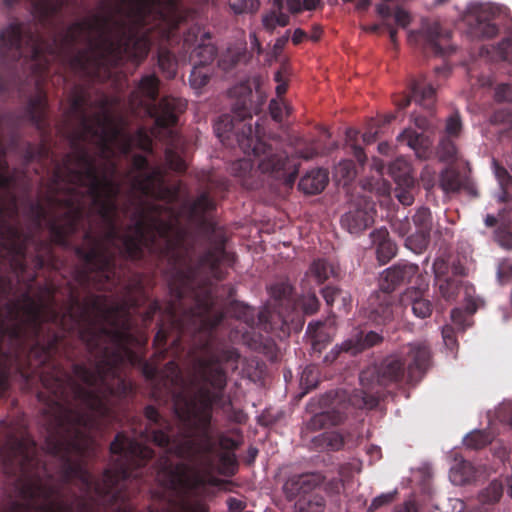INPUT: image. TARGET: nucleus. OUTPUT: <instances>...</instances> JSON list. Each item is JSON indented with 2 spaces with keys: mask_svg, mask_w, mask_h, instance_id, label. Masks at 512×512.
I'll return each mask as SVG.
<instances>
[{
  "mask_svg": "<svg viewBox=\"0 0 512 512\" xmlns=\"http://www.w3.org/2000/svg\"><path fill=\"white\" fill-rule=\"evenodd\" d=\"M395 494V492L382 493L381 495L375 497L368 507L367 512H374L383 506L389 505L394 501Z\"/></svg>",
  "mask_w": 512,
  "mask_h": 512,
  "instance_id": "52",
  "label": "nucleus"
},
{
  "mask_svg": "<svg viewBox=\"0 0 512 512\" xmlns=\"http://www.w3.org/2000/svg\"><path fill=\"white\" fill-rule=\"evenodd\" d=\"M370 238L375 247L376 256L381 264L388 263L397 253L396 244L390 239L386 228H379L371 232Z\"/></svg>",
  "mask_w": 512,
  "mask_h": 512,
  "instance_id": "19",
  "label": "nucleus"
},
{
  "mask_svg": "<svg viewBox=\"0 0 512 512\" xmlns=\"http://www.w3.org/2000/svg\"><path fill=\"white\" fill-rule=\"evenodd\" d=\"M467 467H468V464L462 463V464L452 468L451 472H450L451 481L457 485L464 484L468 480L469 476L462 473L461 470H464Z\"/></svg>",
  "mask_w": 512,
  "mask_h": 512,
  "instance_id": "56",
  "label": "nucleus"
},
{
  "mask_svg": "<svg viewBox=\"0 0 512 512\" xmlns=\"http://www.w3.org/2000/svg\"><path fill=\"white\" fill-rule=\"evenodd\" d=\"M226 504L228 507V512H243L247 506L245 501L235 497H229L226 500Z\"/></svg>",
  "mask_w": 512,
  "mask_h": 512,
  "instance_id": "64",
  "label": "nucleus"
},
{
  "mask_svg": "<svg viewBox=\"0 0 512 512\" xmlns=\"http://www.w3.org/2000/svg\"><path fill=\"white\" fill-rule=\"evenodd\" d=\"M393 17H394L395 23L401 28H406L410 24V21H411L410 14L400 7L396 8V10L394 11Z\"/></svg>",
  "mask_w": 512,
  "mask_h": 512,
  "instance_id": "58",
  "label": "nucleus"
},
{
  "mask_svg": "<svg viewBox=\"0 0 512 512\" xmlns=\"http://www.w3.org/2000/svg\"><path fill=\"white\" fill-rule=\"evenodd\" d=\"M220 461V473L226 476H233L237 469L238 463L235 454L224 452L219 457Z\"/></svg>",
  "mask_w": 512,
  "mask_h": 512,
  "instance_id": "41",
  "label": "nucleus"
},
{
  "mask_svg": "<svg viewBox=\"0 0 512 512\" xmlns=\"http://www.w3.org/2000/svg\"><path fill=\"white\" fill-rule=\"evenodd\" d=\"M346 435L340 431H326L316 436L313 440L317 448L329 451H339L346 443Z\"/></svg>",
  "mask_w": 512,
  "mask_h": 512,
  "instance_id": "25",
  "label": "nucleus"
},
{
  "mask_svg": "<svg viewBox=\"0 0 512 512\" xmlns=\"http://www.w3.org/2000/svg\"><path fill=\"white\" fill-rule=\"evenodd\" d=\"M211 69L209 67L193 64V69L189 76V82L192 88L201 89L209 82Z\"/></svg>",
  "mask_w": 512,
  "mask_h": 512,
  "instance_id": "37",
  "label": "nucleus"
},
{
  "mask_svg": "<svg viewBox=\"0 0 512 512\" xmlns=\"http://www.w3.org/2000/svg\"><path fill=\"white\" fill-rule=\"evenodd\" d=\"M418 274V265L399 262L383 271L379 280V287L381 290L391 294L398 287L410 283Z\"/></svg>",
  "mask_w": 512,
  "mask_h": 512,
  "instance_id": "11",
  "label": "nucleus"
},
{
  "mask_svg": "<svg viewBox=\"0 0 512 512\" xmlns=\"http://www.w3.org/2000/svg\"><path fill=\"white\" fill-rule=\"evenodd\" d=\"M274 7L276 8V23H278V26L285 27L289 24V16L282 12L283 8V1L282 0H274L273 3Z\"/></svg>",
  "mask_w": 512,
  "mask_h": 512,
  "instance_id": "60",
  "label": "nucleus"
},
{
  "mask_svg": "<svg viewBox=\"0 0 512 512\" xmlns=\"http://www.w3.org/2000/svg\"><path fill=\"white\" fill-rule=\"evenodd\" d=\"M269 112L273 120L282 122L284 115L291 113V108L287 103L281 100L272 99L269 103Z\"/></svg>",
  "mask_w": 512,
  "mask_h": 512,
  "instance_id": "44",
  "label": "nucleus"
},
{
  "mask_svg": "<svg viewBox=\"0 0 512 512\" xmlns=\"http://www.w3.org/2000/svg\"><path fill=\"white\" fill-rule=\"evenodd\" d=\"M462 130V122L458 112H454L451 114L447 120L445 125V137H458Z\"/></svg>",
  "mask_w": 512,
  "mask_h": 512,
  "instance_id": "45",
  "label": "nucleus"
},
{
  "mask_svg": "<svg viewBox=\"0 0 512 512\" xmlns=\"http://www.w3.org/2000/svg\"><path fill=\"white\" fill-rule=\"evenodd\" d=\"M253 163L250 159H241L236 161L232 166L233 174L242 179V185L247 189H254L257 184L251 180Z\"/></svg>",
  "mask_w": 512,
  "mask_h": 512,
  "instance_id": "32",
  "label": "nucleus"
},
{
  "mask_svg": "<svg viewBox=\"0 0 512 512\" xmlns=\"http://www.w3.org/2000/svg\"><path fill=\"white\" fill-rule=\"evenodd\" d=\"M321 411L316 412L306 423L309 431H318L330 426H337L344 422L350 406L346 393L343 391H330L318 400Z\"/></svg>",
  "mask_w": 512,
  "mask_h": 512,
  "instance_id": "8",
  "label": "nucleus"
},
{
  "mask_svg": "<svg viewBox=\"0 0 512 512\" xmlns=\"http://www.w3.org/2000/svg\"><path fill=\"white\" fill-rule=\"evenodd\" d=\"M437 285L441 296L447 301L455 300L461 288H465L466 295H469L467 283L459 278L445 277Z\"/></svg>",
  "mask_w": 512,
  "mask_h": 512,
  "instance_id": "28",
  "label": "nucleus"
},
{
  "mask_svg": "<svg viewBox=\"0 0 512 512\" xmlns=\"http://www.w3.org/2000/svg\"><path fill=\"white\" fill-rule=\"evenodd\" d=\"M411 171L410 163L404 158H397L388 167V172L396 184L405 185L406 187L414 186Z\"/></svg>",
  "mask_w": 512,
  "mask_h": 512,
  "instance_id": "26",
  "label": "nucleus"
},
{
  "mask_svg": "<svg viewBox=\"0 0 512 512\" xmlns=\"http://www.w3.org/2000/svg\"><path fill=\"white\" fill-rule=\"evenodd\" d=\"M437 154L441 161L452 163L457 160V147L450 137L443 136L437 148Z\"/></svg>",
  "mask_w": 512,
  "mask_h": 512,
  "instance_id": "35",
  "label": "nucleus"
},
{
  "mask_svg": "<svg viewBox=\"0 0 512 512\" xmlns=\"http://www.w3.org/2000/svg\"><path fill=\"white\" fill-rule=\"evenodd\" d=\"M132 170L127 173L131 178L133 191L139 192L145 197H157L158 189L165 183V171L160 166L150 167L144 173L132 175Z\"/></svg>",
  "mask_w": 512,
  "mask_h": 512,
  "instance_id": "12",
  "label": "nucleus"
},
{
  "mask_svg": "<svg viewBox=\"0 0 512 512\" xmlns=\"http://www.w3.org/2000/svg\"><path fill=\"white\" fill-rule=\"evenodd\" d=\"M185 142L181 135L173 130H168V143L165 149L167 166L178 173L186 171L187 165L181 153L184 151Z\"/></svg>",
  "mask_w": 512,
  "mask_h": 512,
  "instance_id": "18",
  "label": "nucleus"
},
{
  "mask_svg": "<svg viewBox=\"0 0 512 512\" xmlns=\"http://www.w3.org/2000/svg\"><path fill=\"white\" fill-rule=\"evenodd\" d=\"M442 338L445 346L451 351L454 352L458 348V341L456 338L455 328L451 325H445L442 328Z\"/></svg>",
  "mask_w": 512,
  "mask_h": 512,
  "instance_id": "49",
  "label": "nucleus"
},
{
  "mask_svg": "<svg viewBox=\"0 0 512 512\" xmlns=\"http://www.w3.org/2000/svg\"><path fill=\"white\" fill-rule=\"evenodd\" d=\"M246 51L243 48L229 47L218 59V66L225 72L234 69L244 58Z\"/></svg>",
  "mask_w": 512,
  "mask_h": 512,
  "instance_id": "30",
  "label": "nucleus"
},
{
  "mask_svg": "<svg viewBox=\"0 0 512 512\" xmlns=\"http://www.w3.org/2000/svg\"><path fill=\"white\" fill-rule=\"evenodd\" d=\"M219 445L222 449L227 451H234L239 447V442L224 433L218 435Z\"/></svg>",
  "mask_w": 512,
  "mask_h": 512,
  "instance_id": "61",
  "label": "nucleus"
},
{
  "mask_svg": "<svg viewBox=\"0 0 512 512\" xmlns=\"http://www.w3.org/2000/svg\"><path fill=\"white\" fill-rule=\"evenodd\" d=\"M494 51L495 57L507 61L512 64V41L505 39L501 41L497 46H491Z\"/></svg>",
  "mask_w": 512,
  "mask_h": 512,
  "instance_id": "47",
  "label": "nucleus"
},
{
  "mask_svg": "<svg viewBox=\"0 0 512 512\" xmlns=\"http://www.w3.org/2000/svg\"><path fill=\"white\" fill-rule=\"evenodd\" d=\"M495 99L499 102H512V84H499L495 89Z\"/></svg>",
  "mask_w": 512,
  "mask_h": 512,
  "instance_id": "55",
  "label": "nucleus"
},
{
  "mask_svg": "<svg viewBox=\"0 0 512 512\" xmlns=\"http://www.w3.org/2000/svg\"><path fill=\"white\" fill-rule=\"evenodd\" d=\"M204 294L196 300V309L190 310L182 319L175 316L170 307L168 337L162 347L155 348V356L165 358L168 354L179 357L186 349H201L204 355L198 359L199 383L191 392L175 360L166 363L161 381L155 387V394L171 398L173 412L179 422L174 433L169 420L164 418L152 405L144 408L147 424L140 435L143 439L164 448L165 453L147 468L154 457V450L118 432L110 444V453L115 457L113 464L104 470L101 478L95 479L87 469L85 457L92 443L90 433L99 431L116 420V404L133 394L109 395L105 400L108 411L100 415L80 400L55 402L52 410L42 417L45 429L44 447L47 454L59 461V474L63 484L79 483L82 496H76L77 510L72 502L66 501L58 486L51 483L53 478L36 448V480L57 489L51 500H62L73 507V512H95L96 508L113 509V512H136L131 498L134 490L147 482L145 473L150 470L154 480L173 496H184L204 486L206 480L202 471L213 467L212 455L216 450L213 436V410H221L231 422L242 424L245 413L233 407L230 395L226 393L227 369L238 368L240 354L234 347L217 342L215 330L224 319L225 313L215 309V297Z\"/></svg>",
  "mask_w": 512,
  "mask_h": 512,
  "instance_id": "2",
  "label": "nucleus"
},
{
  "mask_svg": "<svg viewBox=\"0 0 512 512\" xmlns=\"http://www.w3.org/2000/svg\"><path fill=\"white\" fill-rule=\"evenodd\" d=\"M382 341V337L374 332L370 331L368 333H364L363 331H356L349 338L344 340L340 346L335 347L332 350V359L335 360L340 352H345L350 355H357L363 350L370 348Z\"/></svg>",
  "mask_w": 512,
  "mask_h": 512,
  "instance_id": "16",
  "label": "nucleus"
},
{
  "mask_svg": "<svg viewBox=\"0 0 512 512\" xmlns=\"http://www.w3.org/2000/svg\"><path fill=\"white\" fill-rule=\"evenodd\" d=\"M269 294L273 300L272 310L257 313L254 308L234 301L230 304L228 312L249 327L259 324L265 330L273 329L277 325L276 318L281 328L293 322L296 315L293 287L288 282H277L269 287Z\"/></svg>",
  "mask_w": 512,
  "mask_h": 512,
  "instance_id": "6",
  "label": "nucleus"
},
{
  "mask_svg": "<svg viewBox=\"0 0 512 512\" xmlns=\"http://www.w3.org/2000/svg\"><path fill=\"white\" fill-rule=\"evenodd\" d=\"M137 138L139 140V147L145 152L152 153V139L144 129L137 131Z\"/></svg>",
  "mask_w": 512,
  "mask_h": 512,
  "instance_id": "59",
  "label": "nucleus"
},
{
  "mask_svg": "<svg viewBox=\"0 0 512 512\" xmlns=\"http://www.w3.org/2000/svg\"><path fill=\"white\" fill-rule=\"evenodd\" d=\"M440 186L445 192L468 189L469 180L454 168L445 169L440 175Z\"/></svg>",
  "mask_w": 512,
  "mask_h": 512,
  "instance_id": "24",
  "label": "nucleus"
},
{
  "mask_svg": "<svg viewBox=\"0 0 512 512\" xmlns=\"http://www.w3.org/2000/svg\"><path fill=\"white\" fill-rule=\"evenodd\" d=\"M410 300V305L413 314L420 318L425 319L430 317L433 311V304L427 298H424L420 290H413L405 294L403 301Z\"/></svg>",
  "mask_w": 512,
  "mask_h": 512,
  "instance_id": "27",
  "label": "nucleus"
},
{
  "mask_svg": "<svg viewBox=\"0 0 512 512\" xmlns=\"http://www.w3.org/2000/svg\"><path fill=\"white\" fill-rule=\"evenodd\" d=\"M397 140L412 148L419 158L426 157L430 144L428 138L422 133H418L412 129H406L398 136Z\"/></svg>",
  "mask_w": 512,
  "mask_h": 512,
  "instance_id": "23",
  "label": "nucleus"
},
{
  "mask_svg": "<svg viewBox=\"0 0 512 512\" xmlns=\"http://www.w3.org/2000/svg\"><path fill=\"white\" fill-rule=\"evenodd\" d=\"M356 470V467L353 463H344L339 466L338 474L340 476V480H337L332 483L333 490L337 493L340 492V489L343 488L344 482L349 481Z\"/></svg>",
  "mask_w": 512,
  "mask_h": 512,
  "instance_id": "43",
  "label": "nucleus"
},
{
  "mask_svg": "<svg viewBox=\"0 0 512 512\" xmlns=\"http://www.w3.org/2000/svg\"><path fill=\"white\" fill-rule=\"evenodd\" d=\"M240 89V97L232 104V117L224 115L215 124L217 136L222 141L234 137L245 155L258 160L261 173L292 187L298 175V164L285 151L265 141L260 135L259 125L253 129L251 123H244L252 119V91L247 87Z\"/></svg>",
  "mask_w": 512,
  "mask_h": 512,
  "instance_id": "4",
  "label": "nucleus"
},
{
  "mask_svg": "<svg viewBox=\"0 0 512 512\" xmlns=\"http://www.w3.org/2000/svg\"><path fill=\"white\" fill-rule=\"evenodd\" d=\"M409 89V94L395 98L394 102L399 109H405L411 101L427 110L433 109L436 101V90L424 77L412 80Z\"/></svg>",
  "mask_w": 512,
  "mask_h": 512,
  "instance_id": "10",
  "label": "nucleus"
},
{
  "mask_svg": "<svg viewBox=\"0 0 512 512\" xmlns=\"http://www.w3.org/2000/svg\"><path fill=\"white\" fill-rule=\"evenodd\" d=\"M375 203L364 196L353 199L347 211L341 216V227L350 234L360 235L374 223Z\"/></svg>",
  "mask_w": 512,
  "mask_h": 512,
  "instance_id": "9",
  "label": "nucleus"
},
{
  "mask_svg": "<svg viewBox=\"0 0 512 512\" xmlns=\"http://www.w3.org/2000/svg\"><path fill=\"white\" fill-rule=\"evenodd\" d=\"M504 485L502 481L494 479L489 485L479 492L478 499L483 505H494L500 501L503 496Z\"/></svg>",
  "mask_w": 512,
  "mask_h": 512,
  "instance_id": "31",
  "label": "nucleus"
},
{
  "mask_svg": "<svg viewBox=\"0 0 512 512\" xmlns=\"http://www.w3.org/2000/svg\"><path fill=\"white\" fill-rule=\"evenodd\" d=\"M494 12L488 5H478L473 8L472 13L467 16L469 33L477 38H492L497 35L498 27L492 22Z\"/></svg>",
  "mask_w": 512,
  "mask_h": 512,
  "instance_id": "13",
  "label": "nucleus"
},
{
  "mask_svg": "<svg viewBox=\"0 0 512 512\" xmlns=\"http://www.w3.org/2000/svg\"><path fill=\"white\" fill-rule=\"evenodd\" d=\"M328 183V172L322 168L308 171L299 181L298 188L307 195H315L324 190Z\"/></svg>",
  "mask_w": 512,
  "mask_h": 512,
  "instance_id": "20",
  "label": "nucleus"
},
{
  "mask_svg": "<svg viewBox=\"0 0 512 512\" xmlns=\"http://www.w3.org/2000/svg\"><path fill=\"white\" fill-rule=\"evenodd\" d=\"M336 171L343 179L351 180L356 173L354 162L352 160H343L338 164Z\"/></svg>",
  "mask_w": 512,
  "mask_h": 512,
  "instance_id": "54",
  "label": "nucleus"
},
{
  "mask_svg": "<svg viewBox=\"0 0 512 512\" xmlns=\"http://www.w3.org/2000/svg\"><path fill=\"white\" fill-rule=\"evenodd\" d=\"M211 39L210 32L201 34V42L193 49L190 54V62L192 64L208 67L217 55V48L211 43L205 41Z\"/></svg>",
  "mask_w": 512,
  "mask_h": 512,
  "instance_id": "22",
  "label": "nucleus"
},
{
  "mask_svg": "<svg viewBox=\"0 0 512 512\" xmlns=\"http://www.w3.org/2000/svg\"><path fill=\"white\" fill-rule=\"evenodd\" d=\"M395 300L392 294L381 289L370 295L367 316L377 325H385L393 319Z\"/></svg>",
  "mask_w": 512,
  "mask_h": 512,
  "instance_id": "15",
  "label": "nucleus"
},
{
  "mask_svg": "<svg viewBox=\"0 0 512 512\" xmlns=\"http://www.w3.org/2000/svg\"><path fill=\"white\" fill-rule=\"evenodd\" d=\"M431 352L424 343H410L387 356L375 370L380 385H416L430 366Z\"/></svg>",
  "mask_w": 512,
  "mask_h": 512,
  "instance_id": "5",
  "label": "nucleus"
},
{
  "mask_svg": "<svg viewBox=\"0 0 512 512\" xmlns=\"http://www.w3.org/2000/svg\"><path fill=\"white\" fill-rule=\"evenodd\" d=\"M424 41V49L436 56H446L454 52V48L450 45H442V29L438 23L425 25L421 31L415 33ZM414 37V32H410L409 39Z\"/></svg>",
  "mask_w": 512,
  "mask_h": 512,
  "instance_id": "17",
  "label": "nucleus"
},
{
  "mask_svg": "<svg viewBox=\"0 0 512 512\" xmlns=\"http://www.w3.org/2000/svg\"><path fill=\"white\" fill-rule=\"evenodd\" d=\"M84 169H58L47 197L54 206L65 207L61 215H49L40 202H29L34 228L49 232L55 265H35L30 250L23 277L12 266L14 276H0V396L9 389L13 371L27 382L39 380L43 390L37 398L43 404L42 417L55 402L80 400L92 411L105 415L109 395L125 396L131 385L123 379L124 363L138 361L133 346L142 344L133 333L132 312L148 300L138 281L135 295L127 286L121 303L108 304L105 295L84 290L112 291L121 282L117 254L140 261L145 250L166 260L164 271L170 300L163 308L158 300L149 303L143 322L149 324L161 314L153 344L165 345L170 327V307L182 319L196 309L205 292L214 297L213 280L221 281L222 263L231 265L234 255L221 237L195 264L181 236L172 237V225L161 219L162 206L130 197L123 212L132 223L127 233L118 224L122 185L116 180L117 163L109 160L102 173L95 157L76 148L70 157Z\"/></svg>",
  "mask_w": 512,
  "mask_h": 512,
  "instance_id": "1",
  "label": "nucleus"
},
{
  "mask_svg": "<svg viewBox=\"0 0 512 512\" xmlns=\"http://www.w3.org/2000/svg\"><path fill=\"white\" fill-rule=\"evenodd\" d=\"M413 222L417 231L431 233L433 219L430 209L427 207H420L413 216Z\"/></svg>",
  "mask_w": 512,
  "mask_h": 512,
  "instance_id": "38",
  "label": "nucleus"
},
{
  "mask_svg": "<svg viewBox=\"0 0 512 512\" xmlns=\"http://www.w3.org/2000/svg\"><path fill=\"white\" fill-rule=\"evenodd\" d=\"M325 477L319 472H310L289 477L283 485V493L289 500H298L302 495L311 494L324 482Z\"/></svg>",
  "mask_w": 512,
  "mask_h": 512,
  "instance_id": "14",
  "label": "nucleus"
},
{
  "mask_svg": "<svg viewBox=\"0 0 512 512\" xmlns=\"http://www.w3.org/2000/svg\"><path fill=\"white\" fill-rule=\"evenodd\" d=\"M341 293V290L333 287L326 286L321 290V294L328 306H332L336 297Z\"/></svg>",
  "mask_w": 512,
  "mask_h": 512,
  "instance_id": "62",
  "label": "nucleus"
},
{
  "mask_svg": "<svg viewBox=\"0 0 512 512\" xmlns=\"http://www.w3.org/2000/svg\"><path fill=\"white\" fill-rule=\"evenodd\" d=\"M337 276L338 266L325 259H316L305 273L303 282L312 279L317 285H321L331 277Z\"/></svg>",
  "mask_w": 512,
  "mask_h": 512,
  "instance_id": "21",
  "label": "nucleus"
},
{
  "mask_svg": "<svg viewBox=\"0 0 512 512\" xmlns=\"http://www.w3.org/2000/svg\"><path fill=\"white\" fill-rule=\"evenodd\" d=\"M497 277L501 284H507L512 280V261H502L497 269Z\"/></svg>",
  "mask_w": 512,
  "mask_h": 512,
  "instance_id": "53",
  "label": "nucleus"
},
{
  "mask_svg": "<svg viewBox=\"0 0 512 512\" xmlns=\"http://www.w3.org/2000/svg\"><path fill=\"white\" fill-rule=\"evenodd\" d=\"M450 265L447 259L444 257H437L433 263V272L437 283L443 280L445 277H449L448 273Z\"/></svg>",
  "mask_w": 512,
  "mask_h": 512,
  "instance_id": "48",
  "label": "nucleus"
},
{
  "mask_svg": "<svg viewBox=\"0 0 512 512\" xmlns=\"http://www.w3.org/2000/svg\"><path fill=\"white\" fill-rule=\"evenodd\" d=\"M324 507L323 496L313 492L309 495H302L294 506L295 512H323Z\"/></svg>",
  "mask_w": 512,
  "mask_h": 512,
  "instance_id": "29",
  "label": "nucleus"
},
{
  "mask_svg": "<svg viewBox=\"0 0 512 512\" xmlns=\"http://www.w3.org/2000/svg\"><path fill=\"white\" fill-rule=\"evenodd\" d=\"M392 230L401 237H405L411 230V224L408 217H396L391 221Z\"/></svg>",
  "mask_w": 512,
  "mask_h": 512,
  "instance_id": "51",
  "label": "nucleus"
},
{
  "mask_svg": "<svg viewBox=\"0 0 512 512\" xmlns=\"http://www.w3.org/2000/svg\"><path fill=\"white\" fill-rule=\"evenodd\" d=\"M250 1L229 0V7L235 14H242L249 11Z\"/></svg>",
  "mask_w": 512,
  "mask_h": 512,
  "instance_id": "63",
  "label": "nucleus"
},
{
  "mask_svg": "<svg viewBox=\"0 0 512 512\" xmlns=\"http://www.w3.org/2000/svg\"><path fill=\"white\" fill-rule=\"evenodd\" d=\"M492 442L490 433L483 430H475L464 438V444L470 449H482Z\"/></svg>",
  "mask_w": 512,
  "mask_h": 512,
  "instance_id": "36",
  "label": "nucleus"
},
{
  "mask_svg": "<svg viewBox=\"0 0 512 512\" xmlns=\"http://www.w3.org/2000/svg\"><path fill=\"white\" fill-rule=\"evenodd\" d=\"M149 168L150 165L146 156L136 154L132 157V170H135L137 174L144 173Z\"/></svg>",
  "mask_w": 512,
  "mask_h": 512,
  "instance_id": "57",
  "label": "nucleus"
},
{
  "mask_svg": "<svg viewBox=\"0 0 512 512\" xmlns=\"http://www.w3.org/2000/svg\"><path fill=\"white\" fill-rule=\"evenodd\" d=\"M319 382V373L318 369L315 366H307L303 370L300 378V383L306 390H311L316 388Z\"/></svg>",
  "mask_w": 512,
  "mask_h": 512,
  "instance_id": "42",
  "label": "nucleus"
},
{
  "mask_svg": "<svg viewBox=\"0 0 512 512\" xmlns=\"http://www.w3.org/2000/svg\"><path fill=\"white\" fill-rule=\"evenodd\" d=\"M18 0H5L12 6ZM34 23L11 22L0 33V92L25 96L34 87L24 116L41 134L49 129L44 83L50 64L59 60L79 78L96 79L124 59L141 63L151 48L138 29L164 20V8L178 0H29Z\"/></svg>",
  "mask_w": 512,
  "mask_h": 512,
  "instance_id": "3",
  "label": "nucleus"
},
{
  "mask_svg": "<svg viewBox=\"0 0 512 512\" xmlns=\"http://www.w3.org/2000/svg\"><path fill=\"white\" fill-rule=\"evenodd\" d=\"M413 187L414 186L406 187L405 185L397 184V187L395 189V197L404 206H410L414 202V196L411 191Z\"/></svg>",
  "mask_w": 512,
  "mask_h": 512,
  "instance_id": "50",
  "label": "nucleus"
},
{
  "mask_svg": "<svg viewBox=\"0 0 512 512\" xmlns=\"http://www.w3.org/2000/svg\"><path fill=\"white\" fill-rule=\"evenodd\" d=\"M160 79L155 74L143 75L135 90L131 92V103L143 105L149 115L155 119L157 127L168 129L175 126L178 116L186 104L180 98L165 96L158 104Z\"/></svg>",
  "mask_w": 512,
  "mask_h": 512,
  "instance_id": "7",
  "label": "nucleus"
},
{
  "mask_svg": "<svg viewBox=\"0 0 512 512\" xmlns=\"http://www.w3.org/2000/svg\"><path fill=\"white\" fill-rule=\"evenodd\" d=\"M495 241L504 249L512 250V224L509 219H502L494 231Z\"/></svg>",
  "mask_w": 512,
  "mask_h": 512,
  "instance_id": "33",
  "label": "nucleus"
},
{
  "mask_svg": "<svg viewBox=\"0 0 512 512\" xmlns=\"http://www.w3.org/2000/svg\"><path fill=\"white\" fill-rule=\"evenodd\" d=\"M216 207L214 200L209 192H202L193 202L192 209L196 213L205 214L214 210Z\"/></svg>",
  "mask_w": 512,
  "mask_h": 512,
  "instance_id": "40",
  "label": "nucleus"
},
{
  "mask_svg": "<svg viewBox=\"0 0 512 512\" xmlns=\"http://www.w3.org/2000/svg\"><path fill=\"white\" fill-rule=\"evenodd\" d=\"M157 63L160 70L167 78H173L176 75V62L173 54L167 49H159L157 54Z\"/></svg>",
  "mask_w": 512,
  "mask_h": 512,
  "instance_id": "34",
  "label": "nucleus"
},
{
  "mask_svg": "<svg viewBox=\"0 0 512 512\" xmlns=\"http://www.w3.org/2000/svg\"><path fill=\"white\" fill-rule=\"evenodd\" d=\"M300 305L306 315H313L318 311L320 302L314 292H308L301 297Z\"/></svg>",
  "mask_w": 512,
  "mask_h": 512,
  "instance_id": "46",
  "label": "nucleus"
},
{
  "mask_svg": "<svg viewBox=\"0 0 512 512\" xmlns=\"http://www.w3.org/2000/svg\"><path fill=\"white\" fill-rule=\"evenodd\" d=\"M429 241L430 233H424L423 231L416 230L414 234L407 236L405 245L414 253H421L427 248Z\"/></svg>",
  "mask_w": 512,
  "mask_h": 512,
  "instance_id": "39",
  "label": "nucleus"
}]
</instances>
